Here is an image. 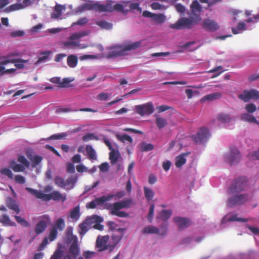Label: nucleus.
Listing matches in <instances>:
<instances>
[{"label":"nucleus","mask_w":259,"mask_h":259,"mask_svg":"<svg viewBox=\"0 0 259 259\" xmlns=\"http://www.w3.org/2000/svg\"><path fill=\"white\" fill-rule=\"evenodd\" d=\"M26 190L31 195H34L37 198L41 199L45 201L53 200L57 201L61 200L62 202H64L66 199V196L62 195L58 191H54L50 194H45L41 191L35 190L31 188L26 187Z\"/></svg>","instance_id":"nucleus-1"},{"label":"nucleus","mask_w":259,"mask_h":259,"mask_svg":"<svg viewBox=\"0 0 259 259\" xmlns=\"http://www.w3.org/2000/svg\"><path fill=\"white\" fill-rule=\"evenodd\" d=\"M201 20L200 15L190 16V18L183 17L179 19L175 24L170 25V28L176 29H191Z\"/></svg>","instance_id":"nucleus-2"},{"label":"nucleus","mask_w":259,"mask_h":259,"mask_svg":"<svg viewBox=\"0 0 259 259\" xmlns=\"http://www.w3.org/2000/svg\"><path fill=\"white\" fill-rule=\"evenodd\" d=\"M248 182L246 177H239L235 179L228 189V194H239L244 191L247 187Z\"/></svg>","instance_id":"nucleus-3"},{"label":"nucleus","mask_w":259,"mask_h":259,"mask_svg":"<svg viewBox=\"0 0 259 259\" xmlns=\"http://www.w3.org/2000/svg\"><path fill=\"white\" fill-rule=\"evenodd\" d=\"M231 196L228 199L227 205L229 207L239 206L244 204L248 200L247 194H230Z\"/></svg>","instance_id":"nucleus-4"},{"label":"nucleus","mask_w":259,"mask_h":259,"mask_svg":"<svg viewBox=\"0 0 259 259\" xmlns=\"http://www.w3.org/2000/svg\"><path fill=\"white\" fill-rule=\"evenodd\" d=\"M86 11H94L98 13H103V5L99 2L91 1L80 5L77 8L78 12H83Z\"/></svg>","instance_id":"nucleus-5"},{"label":"nucleus","mask_w":259,"mask_h":259,"mask_svg":"<svg viewBox=\"0 0 259 259\" xmlns=\"http://www.w3.org/2000/svg\"><path fill=\"white\" fill-rule=\"evenodd\" d=\"M241 154L235 147H231L225 156V161L230 165L237 164L241 159Z\"/></svg>","instance_id":"nucleus-6"},{"label":"nucleus","mask_w":259,"mask_h":259,"mask_svg":"<svg viewBox=\"0 0 259 259\" xmlns=\"http://www.w3.org/2000/svg\"><path fill=\"white\" fill-rule=\"evenodd\" d=\"M238 98L244 102H248L250 100L254 101L259 100V91L251 89L244 90L242 93L238 95Z\"/></svg>","instance_id":"nucleus-7"},{"label":"nucleus","mask_w":259,"mask_h":259,"mask_svg":"<svg viewBox=\"0 0 259 259\" xmlns=\"http://www.w3.org/2000/svg\"><path fill=\"white\" fill-rule=\"evenodd\" d=\"M135 109L137 114L141 116L150 115L154 112V108L152 102H149L141 105L135 106Z\"/></svg>","instance_id":"nucleus-8"},{"label":"nucleus","mask_w":259,"mask_h":259,"mask_svg":"<svg viewBox=\"0 0 259 259\" xmlns=\"http://www.w3.org/2000/svg\"><path fill=\"white\" fill-rule=\"evenodd\" d=\"M109 238L110 237L108 235L99 236L98 237L96 240V247L98 248L99 251H103L107 249L112 251L110 243L108 244Z\"/></svg>","instance_id":"nucleus-9"},{"label":"nucleus","mask_w":259,"mask_h":259,"mask_svg":"<svg viewBox=\"0 0 259 259\" xmlns=\"http://www.w3.org/2000/svg\"><path fill=\"white\" fill-rule=\"evenodd\" d=\"M210 136L209 130L206 127H201L196 135L192 136V138L197 144L205 143Z\"/></svg>","instance_id":"nucleus-10"},{"label":"nucleus","mask_w":259,"mask_h":259,"mask_svg":"<svg viewBox=\"0 0 259 259\" xmlns=\"http://www.w3.org/2000/svg\"><path fill=\"white\" fill-rule=\"evenodd\" d=\"M114 195L113 194L108 195L107 196H102L99 198H97L87 204V207L88 208L94 209L97 206L102 205L105 202L110 201Z\"/></svg>","instance_id":"nucleus-11"},{"label":"nucleus","mask_w":259,"mask_h":259,"mask_svg":"<svg viewBox=\"0 0 259 259\" xmlns=\"http://www.w3.org/2000/svg\"><path fill=\"white\" fill-rule=\"evenodd\" d=\"M103 5V12L111 13L114 11L117 12H124V8L122 5L120 4H116L113 5L112 1L108 0Z\"/></svg>","instance_id":"nucleus-12"},{"label":"nucleus","mask_w":259,"mask_h":259,"mask_svg":"<svg viewBox=\"0 0 259 259\" xmlns=\"http://www.w3.org/2000/svg\"><path fill=\"white\" fill-rule=\"evenodd\" d=\"M109 51L105 55L107 59L125 56L121 45L112 47L109 49Z\"/></svg>","instance_id":"nucleus-13"},{"label":"nucleus","mask_w":259,"mask_h":259,"mask_svg":"<svg viewBox=\"0 0 259 259\" xmlns=\"http://www.w3.org/2000/svg\"><path fill=\"white\" fill-rule=\"evenodd\" d=\"M202 27L206 31L210 32L216 31L220 28L219 24L214 20L209 18L203 20Z\"/></svg>","instance_id":"nucleus-14"},{"label":"nucleus","mask_w":259,"mask_h":259,"mask_svg":"<svg viewBox=\"0 0 259 259\" xmlns=\"http://www.w3.org/2000/svg\"><path fill=\"white\" fill-rule=\"evenodd\" d=\"M125 229V228H118L117 231L113 233L111 237L112 242H110L112 250L123 237Z\"/></svg>","instance_id":"nucleus-15"},{"label":"nucleus","mask_w":259,"mask_h":259,"mask_svg":"<svg viewBox=\"0 0 259 259\" xmlns=\"http://www.w3.org/2000/svg\"><path fill=\"white\" fill-rule=\"evenodd\" d=\"M173 221L180 230H183L188 228L191 224L190 219L188 218L176 217L173 218Z\"/></svg>","instance_id":"nucleus-16"},{"label":"nucleus","mask_w":259,"mask_h":259,"mask_svg":"<svg viewBox=\"0 0 259 259\" xmlns=\"http://www.w3.org/2000/svg\"><path fill=\"white\" fill-rule=\"evenodd\" d=\"M42 218L44 220L39 221L35 227V231L37 234L43 232L47 228V224L50 222V218L48 215H44Z\"/></svg>","instance_id":"nucleus-17"},{"label":"nucleus","mask_w":259,"mask_h":259,"mask_svg":"<svg viewBox=\"0 0 259 259\" xmlns=\"http://www.w3.org/2000/svg\"><path fill=\"white\" fill-rule=\"evenodd\" d=\"M28 62L27 60L21 59H10L3 60L0 62L1 65H6L9 63H14L16 68L21 69L24 68L25 63Z\"/></svg>","instance_id":"nucleus-18"},{"label":"nucleus","mask_w":259,"mask_h":259,"mask_svg":"<svg viewBox=\"0 0 259 259\" xmlns=\"http://www.w3.org/2000/svg\"><path fill=\"white\" fill-rule=\"evenodd\" d=\"M131 204L132 199H127L120 202L114 203L112 204L106 203L105 205H109L112 207H114L115 210H120L122 208L130 207Z\"/></svg>","instance_id":"nucleus-19"},{"label":"nucleus","mask_w":259,"mask_h":259,"mask_svg":"<svg viewBox=\"0 0 259 259\" xmlns=\"http://www.w3.org/2000/svg\"><path fill=\"white\" fill-rule=\"evenodd\" d=\"M190 10L192 16L200 15L202 11V7L197 0L193 1L190 5Z\"/></svg>","instance_id":"nucleus-20"},{"label":"nucleus","mask_w":259,"mask_h":259,"mask_svg":"<svg viewBox=\"0 0 259 259\" xmlns=\"http://www.w3.org/2000/svg\"><path fill=\"white\" fill-rule=\"evenodd\" d=\"M85 150L87 156L89 160L93 161L97 159V153L92 145H87L85 147Z\"/></svg>","instance_id":"nucleus-21"},{"label":"nucleus","mask_w":259,"mask_h":259,"mask_svg":"<svg viewBox=\"0 0 259 259\" xmlns=\"http://www.w3.org/2000/svg\"><path fill=\"white\" fill-rule=\"evenodd\" d=\"M142 44V41H138L131 44H127L122 45V48L124 55H126L127 51L135 50L139 48Z\"/></svg>","instance_id":"nucleus-22"},{"label":"nucleus","mask_w":259,"mask_h":259,"mask_svg":"<svg viewBox=\"0 0 259 259\" xmlns=\"http://www.w3.org/2000/svg\"><path fill=\"white\" fill-rule=\"evenodd\" d=\"M190 152L183 153L176 158L175 165L177 167H181L186 162V157L190 154Z\"/></svg>","instance_id":"nucleus-23"},{"label":"nucleus","mask_w":259,"mask_h":259,"mask_svg":"<svg viewBox=\"0 0 259 259\" xmlns=\"http://www.w3.org/2000/svg\"><path fill=\"white\" fill-rule=\"evenodd\" d=\"M105 208L110 210V213L112 215H116L120 218H126L128 215V213L124 211H119V210H115L114 207L109 205H105Z\"/></svg>","instance_id":"nucleus-24"},{"label":"nucleus","mask_w":259,"mask_h":259,"mask_svg":"<svg viewBox=\"0 0 259 259\" xmlns=\"http://www.w3.org/2000/svg\"><path fill=\"white\" fill-rule=\"evenodd\" d=\"M7 206L10 209L13 210L16 214L20 212V209L16 201L12 199H9L7 201Z\"/></svg>","instance_id":"nucleus-25"},{"label":"nucleus","mask_w":259,"mask_h":259,"mask_svg":"<svg viewBox=\"0 0 259 259\" xmlns=\"http://www.w3.org/2000/svg\"><path fill=\"white\" fill-rule=\"evenodd\" d=\"M172 210L171 209L162 210L157 217V219H160L166 222L171 215Z\"/></svg>","instance_id":"nucleus-26"},{"label":"nucleus","mask_w":259,"mask_h":259,"mask_svg":"<svg viewBox=\"0 0 259 259\" xmlns=\"http://www.w3.org/2000/svg\"><path fill=\"white\" fill-rule=\"evenodd\" d=\"M90 223L89 220H85L82 223L79 224V234L81 235H84L88 231L90 228Z\"/></svg>","instance_id":"nucleus-27"},{"label":"nucleus","mask_w":259,"mask_h":259,"mask_svg":"<svg viewBox=\"0 0 259 259\" xmlns=\"http://www.w3.org/2000/svg\"><path fill=\"white\" fill-rule=\"evenodd\" d=\"M0 222L6 226L12 227L16 226V224L14 222L12 221L9 218V216L6 214H4L2 215L1 219H0Z\"/></svg>","instance_id":"nucleus-28"},{"label":"nucleus","mask_w":259,"mask_h":259,"mask_svg":"<svg viewBox=\"0 0 259 259\" xmlns=\"http://www.w3.org/2000/svg\"><path fill=\"white\" fill-rule=\"evenodd\" d=\"M78 62L77 57L73 55H69L67 57V63L71 68H74L76 66Z\"/></svg>","instance_id":"nucleus-29"},{"label":"nucleus","mask_w":259,"mask_h":259,"mask_svg":"<svg viewBox=\"0 0 259 259\" xmlns=\"http://www.w3.org/2000/svg\"><path fill=\"white\" fill-rule=\"evenodd\" d=\"M80 209L79 206H77L71 210L70 217L74 221H77L80 217Z\"/></svg>","instance_id":"nucleus-30"},{"label":"nucleus","mask_w":259,"mask_h":259,"mask_svg":"<svg viewBox=\"0 0 259 259\" xmlns=\"http://www.w3.org/2000/svg\"><path fill=\"white\" fill-rule=\"evenodd\" d=\"M10 167L15 172H23L25 169V166L21 164H18L15 161H12L10 164Z\"/></svg>","instance_id":"nucleus-31"},{"label":"nucleus","mask_w":259,"mask_h":259,"mask_svg":"<svg viewBox=\"0 0 259 259\" xmlns=\"http://www.w3.org/2000/svg\"><path fill=\"white\" fill-rule=\"evenodd\" d=\"M109 153V159L112 164H114L117 162L118 160L119 154L116 152L114 149H112Z\"/></svg>","instance_id":"nucleus-32"},{"label":"nucleus","mask_w":259,"mask_h":259,"mask_svg":"<svg viewBox=\"0 0 259 259\" xmlns=\"http://www.w3.org/2000/svg\"><path fill=\"white\" fill-rule=\"evenodd\" d=\"M143 189L144 195L146 199L148 201H151L152 200L154 196V192L151 189L145 186L144 187Z\"/></svg>","instance_id":"nucleus-33"},{"label":"nucleus","mask_w":259,"mask_h":259,"mask_svg":"<svg viewBox=\"0 0 259 259\" xmlns=\"http://www.w3.org/2000/svg\"><path fill=\"white\" fill-rule=\"evenodd\" d=\"M246 24L244 22H239L236 27V28H232V31L234 34H237L240 33L241 31L246 29Z\"/></svg>","instance_id":"nucleus-34"},{"label":"nucleus","mask_w":259,"mask_h":259,"mask_svg":"<svg viewBox=\"0 0 259 259\" xmlns=\"http://www.w3.org/2000/svg\"><path fill=\"white\" fill-rule=\"evenodd\" d=\"M142 232L144 234H157L159 229L153 226H148L143 229Z\"/></svg>","instance_id":"nucleus-35"},{"label":"nucleus","mask_w":259,"mask_h":259,"mask_svg":"<svg viewBox=\"0 0 259 259\" xmlns=\"http://www.w3.org/2000/svg\"><path fill=\"white\" fill-rule=\"evenodd\" d=\"M89 34V32L86 31H80L76 33H74L70 35L68 39L71 40L78 39L83 36H87Z\"/></svg>","instance_id":"nucleus-36"},{"label":"nucleus","mask_w":259,"mask_h":259,"mask_svg":"<svg viewBox=\"0 0 259 259\" xmlns=\"http://www.w3.org/2000/svg\"><path fill=\"white\" fill-rule=\"evenodd\" d=\"M222 97V94L219 92L213 93L204 96L202 100L204 101L208 100L212 101L216 99H219Z\"/></svg>","instance_id":"nucleus-37"},{"label":"nucleus","mask_w":259,"mask_h":259,"mask_svg":"<svg viewBox=\"0 0 259 259\" xmlns=\"http://www.w3.org/2000/svg\"><path fill=\"white\" fill-rule=\"evenodd\" d=\"M217 118L218 121L223 123L230 122L231 120L230 115L225 113H220L218 114Z\"/></svg>","instance_id":"nucleus-38"},{"label":"nucleus","mask_w":259,"mask_h":259,"mask_svg":"<svg viewBox=\"0 0 259 259\" xmlns=\"http://www.w3.org/2000/svg\"><path fill=\"white\" fill-rule=\"evenodd\" d=\"M64 9V7L62 5H57L55 6V12L53 13L51 17L53 18H58L62 15V11Z\"/></svg>","instance_id":"nucleus-39"},{"label":"nucleus","mask_w":259,"mask_h":259,"mask_svg":"<svg viewBox=\"0 0 259 259\" xmlns=\"http://www.w3.org/2000/svg\"><path fill=\"white\" fill-rule=\"evenodd\" d=\"M227 220L228 222H246L248 221V220L246 219H243L241 218H238L237 214H233L231 215H227L226 216Z\"/></svg>","instance_id":"nucleus-40"},{"label":"nucleus","mask_w":259,"mask_h":259,"mask_svg":"<svg viewBox=\"0 0 259 259\" xmlns=\"http://www.w3.org/2000/svg\"><path fill=\"white\" fill-rule=\"evenodd\" d=\"M241 118L242 120L247 121L250 123H257L256 118L248 113H244L241 115Z\"/></svg>","instance_id":"nucleus-41"},{"label":"nucleus","mask_w":259,"mask_h":259,"mask_svg":"<svg viewBox=\"0 0 259 259\" xmlns=\"http://www.w3.org/2000/svg\"><path fill=\"white\" fill-rule=\"evenodd\" d=\"M96 24L102 29H110L112 27V24L105 20L98 21L96 22Z\"/></svg>","instance_id":"nucleus-42"},{"label":"nucleus","mask_w":259,"mask_h":259,"mask_svg":"<svg viewBox=\"0 0 259 259\" xmlns=\"http://www.w3.org/2000/svg\"><path fill=\"white\" fill-rule=\"evenodd\" d=\"M152 19L156 24H161L165 21V17L164 15L162 14H154Z\"/></svg>","instance_id":"nucleus-43"},{"label":"nucleus","mask_w":259,"mask_h":259,"mask_svg":"<svg viewBox=\"0 0 259 259\" xmlns=\"http://www.w3.org/2000/svg\"><path fill=\"white\" fill-rule=\"evenodd\" d=\"M51 53H52L51 52L48 51H44V52H41L40 53L41 56H40L38 58V59H37V61L36 62L35 64L36 65H38L40 63H41V62H43V61L46 60L48 58L49 56L50 55V54Z\"/></svg>","instance_id":"nucleus-44"},{"label":"nucleus","mask_w":259,"mask_h":259,"mask_svg":"<svg viewBox=\"0 0 259 259\" xmlns=\"http://www.w3.org/2000/svg\"><path fill=\"white\" fill-rule=\"evenodd\" d=\"M69 251L71 254L76 256L79 253V248L77 245V241L76 240L74 241L73 243L71 244Z\"/></svg>","instance_id":"nucleus-45"},{"label":"nucleus","mask_w":259,"mask_h":259,"mask_svg":"<svg viewBox=\"0 0 259 259\" xmlns=\"http://www.w3.org/2000/svg\"><path fill=\"white\" fill-rule=\"evenodd\" d=\"M27 157L31 161L33 167H35L36 165H38L42 159V157L38 155H35L32 158H30L28 155H27Z\"/></svg>","instance_id":"nucleus-46"},{"label":"nucleus","mask_w":259,"mask_h":259,"mask_svg":"<svg viewBox=\"0 0 259 259\" xmlns=\"http://www.w3.org/2000/svg\"><path fill=\"white\" fill-rule=\"evenodd\" d=\"M156 123L157 127L159 129L163 128L167 124L166 120L164 118L161 117H157L156 118Z\"/></svg>","instance_id":"nucleus-47"},{"label":"nucleus","mask_w":259,"mask_h":259,"mask_svg":"<svg viewBox=\"0 0 259 259\" xmlns=\"http://www.w3.org/2000/svg\"><path fill=\"white\" fill-rule=\"evenodd\" d=\"M55 183L61 188H65L66 186V181L60 177H56L55 179Z\"/></svg>","instance_id":"nucleus-48"},{"label":"nucleus","mask_w":259,"mask_h":259,"mask_svg":"<svg viewBox=\"0 0 259 259\" xmlns=\"http://www.w3.org/2000/svg\"><path fill=\"white\" fill-rule=\"evenodd\" d=\"M67 134L65 133H62L59 134H54L52 135L50 137L47 138L48 140H59V139H65L67 137Z\"/></svg>","instance_id":"nucleus-49"},{"label":"nucleus","mask_w":259,"mask_h":259,"mask_svg":"<svg viewBox=\"0 0 259 259\" xmlns=\"http://www.w3.org/2000/svg\"><path fill=\"white\" fill-rule=\"evenodd\" d=\"M14 218L17 222L21 226L25 227H27L29 226V223L25 219L18 215H15Z\"/></svg>","instance_id":"nucleus-50"},{"label":"nucleus","mask_w":259,"mask_h":259,"mask_svg":"<svg viewBox=\"0 0 259 259\" xmlns=\"http://www.w3.org/2000/svg\"><path fill=\"white\" fill-rule=\"evenodd\" d=\"M116 138L117 139L122 142H124L125 141H127L130 143H132L133 139L132 138L127 134H123L122 135H117Z\"/></svg>","instance_id":"nucleus-51"},{"label":"nucleus","mask_w":259,"mask_h":259,"mask_svg":"<svg viewBox=\"0 0 259 259\" xmlns=\"http://www.w3.org/2000/svg\"><path fill=\"white\" fill-rule=\"evenodd\" d=\"M65 227V224L64 220L62 218L58 219L56 223V229H58L60 231H62Z\"/></svg>","instance_id":"nucleus-52"},{"label":"nucleus","mask_w":259,"mask_h":259,"mask_svg":"<svg viewBox=\"0 0 259 259\" xmlns=\"http://www.w3.org/2000/svg\"><path fill=\"white\" fill-rule=\"evenodd\" d=\"M154 146L151 144H147L146 143H142L141 144L140 149L142 151H149L153 150Z\"/></svg>","instance_id":"nucleus-53"},{"label":"nucleus","mask_w":259,"mask_h":259,"mask_svg":"<svg viewBox=\"0 0 259 259\" xmlns=\"http://www.w3.org/2000/svg\"><path fill=\"white\" fill-rule=\"evenodd\" d=\"M223 72V67L221 66H217L211 70H210L208 72L209 73H217L213 76V77H215L219 75Z\"/></svg>","instance_id":"nucleus-54"},{"label":"nucleus","mask_w":259,"mask_h":259,"mask_svg":"<svg viewBox=\"0 0 259 259\" xmlns=\"http://www.w3.org/2000/svg\"><path fill=\"white\" fill-rule=\"evenodd\" d=\"M18 161L21 163L23 165L27 167H29L30 165V162L27 160L25 157L23 155L19 156Z\"/></svg>","instance_id":"nucleus-55"},{"label":"nucleus","mask_w":259,"mask_h":259,"mask_svg":"<svg viewBox=\"0 0 259 259\" xmlns=\"http://www.w3.org/2000/svg\"><path fill=\"white\" fill-rule=\"evenodd\" d=\"M1 173L5 176H7L9 178L12 179L13 178V174L8 168H4L1 170Z\"/></svg>","instance_id":"nucleus-56"},{"label":"nucleus","mask_w":259,"mask_h":259,"mask_svg":"<svg viewBox=\"0 0 259 259\" xmlns=\"http://www.w3.org/2000/svg\"><path fill=\"white\" fill-rule=\"evenodd\" d=\"M77 181L76 177L72 176L67 179L66 181V186H71V188H72L74 187V184Z\"/></svg>","instance_id":"nucleus-57"},{"label":"nucleus","mask_w":259,"mask_h":259,"mask_svg":"<svg viewBox=\"0 0 259 259\" xmlns=\"http://www.w3.org/2000/svg\"><path fill=\"white\" fill-rule=\"evenodd\" d=\"M24 8V6L22 5L21 3H17L15 4L11 5L9 6V9L10 11H13L16 10H18L20 9H22Z\"/></svg>","instance_id":"nucleus-58"},{"label":"nucleus","mask_w":259,"mask_h":259,"mask_svg":"<svg viewBox=\"0 0 259 259\" xmlns=\"http://www.w3.org/2000/svg\"><path fill=\"white\" fill-rule=\"evenodd\" d=\"M154 204H151L150 205L149 213L147 215V219L149 223H152V222L154 211Z\"/></svg>","instance_id":"nucleus-59"},{"label":"nucleus","mask_w":259,"mask_h":259,"mask_svg":"<svg viewBox=\"0 0 259 259\" xmlns=\"http://www.w3.org/2000/svg\"><path fill=\"white\" fill-rule=\"evenodd\" d=\"M167 223L162 224L160 226V229H159V233L158 234L161 236L165 235L167 233Z\"/></svg>","instance_id":"nucleus-60"},{"label":"nucleus","mask_w":259,"mask_h":259,"mask_svg":"<svg viewBox=\"0 0 259 259\" xmlns=\"http://www.w3.org/2000/svg\"><path fill=\"white\" fill-rule=\"evenodd\" d=\"M245 109L248 113H252L255 111L256 107L254 104L250 103L245 105Z\"/></svg>","instance_id":"nucleus-61"},{"label":"nucleus","mask_w":259,"mask_h":259,"mask_svg":"<svg viewBox=\"0 0 259 259\" xmlns=\"http://www.w3.org/2000/svg\"><path fill=\"white\" fill-rule=\"evenodd\" d=\"M82 139L83 141H88L94 139L97 140L99 138L95 136L94 134H87L82 137Z\"/></svg>","instance_id":"nucleus-62"},{"label":"nucleus","mask_w":259,"mask_h":259,"mask_svg":"<svg viewBox=\"0 0 259 259\" xmlns=\"http://www.w3.org/2000/svg\"><path fill=\"white\" fill-rule=\"evenodd\" d=\"M57 230L56 228H53L50 233L49 236V239L51 241H52L55 239L57 236Z\"/></svg>","instance_id":"nucleus-63"},{"label":"nucleus","mask_w":259,"mask_h":259,"mask_svg":"<svg viewBox=\"0 0 259 259\" xmlns=\"http://www.w3.org/2000/svg\"><path fill=\"white\" fill-rule=\"evenodd\" d=\"M16 183L20 184H24L26 182L25 178L21 175H16L14 178Z\"/></svg>","instance_id":"nucleus-64"}]
</instances>
